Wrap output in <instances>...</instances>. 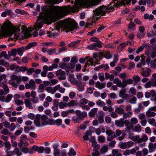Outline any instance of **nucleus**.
<instances>
[{
    "mask_svg": "<svg viewBox=\"0 0 156 156\" xmlns=\"http://www.w3.org/2000/svg\"><path fill=\"white\" fill-rule=\"evenodd\" d=\"M135 26V23L133 22L130 21L128 24V28L132 29Z\"/></svg>",
    "mask_w": 156,
    "mask_h": 156,
    "instance_id": "nucleus-64",
    "label": "nucleus"
},
{
    "mask_svg": "<svg viewBox=\"0 0 156 156\" xmlns=\"http://www.w3.org/2000/svg\"><path fill=\"white\" fill-rule=\"evenodd\" d=\"M134 144V143L132 141H129L126 142H120L119 146L120 148L122 149H125L129 148L132 147Z\"/></svg>",
    "mask_w": 156,
    "mask_h": 156,
    "instance_id": "nucleus-9",
    "label": "nucleus"
},
{
    "mask_svg": "<svg viewBox=\"0 0 156 156\" xmlns=\"http://www.w3.org/2000/svg\"><path fill=\"white\" fill-rule=\"evenodd\" d=\"M58 144H55L53 146L54 149V156H67L66 150L63 149L60 151L58 148Z\"/></svg>",
    "mask_w": 156,
    "mask_h": 156,
    "instance_id": "nucleus-7",
    "label": "nucleus"
},
{
    "mask_svg": "<svg viewBox=\"0 0 156 156\" xmlns=\"http://www.w3.org/2000/svg\"><path fill=\"white\" fill-rule=\"evenodd\" d=\"M148 148L149 151L150 153L154 151L155 149H156V143L154 144L151 142L149 143Z\"/></svg>",
    "mask_w": 156,
    "mask_h": 156,
    "instance_id": "nucleus-23",
    "label": "nucleus"
},
{
    "mask_svg": "<svg viewBox=\"0 0 156 156\" xmlns=\"http://www.w3.org/2000/svg\"><path fill=\"white\" fill-rule=\"evenodd\" d=\"M106 134L108 136L107 137V140L108 141L112 140L115 137V132L110 129H107L106 131Z\"/></svg>",
    "mask_w": 156,
    "mask_h": 156,
    "instance_id": "nucleus-11",
    "label": "nucleus"
},
{
    "mask_svg": "<svg viewBox=\"0 0 156 156\" xmlns=\"http://www.w3.org/2000/svg\"><path fill=\"white\" fill-rule=\"evenodd\" d=\"M78 6L75 5L74 6H63L61 7L58 6L45 5L41 8V12L39 17V20L34 26L36 30L41 28L44 24L43 21H47L50 19L53 22L59 20L60 18L59 14L66 15L70 12L78 11Z\"/></svg>",
    "mask_w": 156,
    "mask_h": 156,
    "instance_id": "nucleus-1",
    "label": "nucleus"
},
{
    "mask_svg": "<svg viewBox=\"0 0 156 156\" xmlns=\"http://www.w3.org/2000/svg\"><path fill=\"white\" fill-rule=\"evenodd\" d=\"M55 74L57 76H58V79L59 80H64L66 78V77L65 76V72L61 69H59L56 71Z\"/></svg>",
    "mask_w": 156,
    "mask_h": 156,
    "instance_id": "nucleus-10",
    "label": "nucleus"
},
{
    "mask_svg": "<svg viewBox=\"0 0 156 156\" xmlns=\"http://www.w3.org/2000/svg\"><path fill=\"white\" fill-rule=\"evenodd\" d=\"M11 80H18L19 79H21L20 76H17L15 75H12L10 76Z\"/></svg>",
    "mask_w": 156,
    "mask_h": 156,
    "instance_id": "nucleus-53",
    "label": "nucleus"
},
{
    "mask_svg": "<svg viewBox=\"0 0 156 156\" xmlns=\"http://www.w3.org/2000/svg\"><path fill=\"white\" fill-rule=\"evenodd\" d=\"M24 104L26 106L30 109H33L34 108L32 105L31 101L28 98L25 99V100Z\"/></svg>",
    "mask_w": 156,
    "mask_h": 156,
    "instance_id": "nucleus-21",
    "label": "nucleus"
},
{
    "mask_svg": "<svg viewBox=\"0 0 156 156\" xmlns=\"http://www.w3.org/2000/svg\"><path fill=\"white\" fill-rule=\"evenodd\" d=\"M100 0H76L75 1L76 4H79L83 3L85 4H89L93 5H96L98 4V1Z\"/></svg>",
    "mask_w": 156,
    "mask_h": 156,
    "instance_id": "nucleus-8",
    "label": "nucleus"
},
{
    "mask_svg": "<svg viewBox=\"0 0 156 156\" xmlns=\"http://www.w3.org/2000/svg\"><path fill=\"white\" fill-rule=\"evenodd\" d=\"M13 97L12 94H8L5 98V102L8 103L11 100Z\"/></svg>",
    "mask_w": 156,
    "mask_h": 156,
    "instance_id": "nucleus-49",
    "label": "nucleus"
},
{
    "mask_svg": "<svg viewBox=\"0 0 156 156\" xmlns=\"http://www.w3.org/2000/svg\"><path fill=\"white\" fill-rule=\"evenodd\" d=\"M156 115L155 112H153L149 109L146 112V115L148 117H153L154 116Z\"/></svg>",
    "mask_w": 156,
    "mask_h": 156,
    "instance_id": "nucleus-30",
    "label": "nucleus"
},
{
    "mask_svg": "<svg viewBox=\"0 0 156 156\" xmlns=\"http://www.w3.org/2000/svg\"><path fill=\"white\" fill-rule=\"evenodd\" d=\"M143 72H141V75L145 77H149L151 75V73L152 72V70L150 68L146 69V70H144V68L142 69Z\"/></svg>",
    "mask_w": 156,
    "mask_h": 156,
    "instance_id": "nucleus-16",
    "label": "nucleus"
},
{
    "mask_svg": "<svg viewBox=\"0 0 156 156\" xmlns=\"http://www.w3.org/2000/svg\"><path fill=\"white\" fill-rule=\"evenodd\" d=\"M98 108H94L92 109L90 112H89V115L90 117H94L97 114L98 112Z\"/></svg>",
    "mask_w": 156,
    "mask_h": 156,
    "instance_id": "nucleus-27",
    "label": "nucleus"
},
{
    "mask_svg": "<svg viewBox=\"0 0 156 156\" xmlns=\"http://www.w3.org/2000/svg\"><path fill=\"white\" fill-rule=\"evenodd\" d=\"M15 103L17 105H22L23 104V101L19 99L15 101Z\"/></svg>",
    "mask_w": 156,
    "mask_h": 156,
    "instance_id": "nucleus-62",
    "label": "nucleus"
},
{
    "mask_svg": "<svg viewBox=\"0 0 156 156\" xmlns=\"http://www.w3.org/2000/svg\"><path fill=\"white\" fill-rule=\"evenodd\" d=\"M108 9L107 8L103 6H101L98 8L96 9L93 11L94 16H103L105 15Z\"/></svg>",
    "mask_w": 156,
    "mask_h": 156,
    "instance_id": "nucleus-6",
    "label": "nucleus"
},
{
    "mask_svg": "<svg viewBox=\"0 0 156 156\" xmlns=\"http://www.w3.org/2000/svg\"><path fill=\"white\" fill-rule=\"evenodd\" d=\"M100 52L99 54L97 53H94L93 54V58H95V60H97L96 62L95 63V64L97 63L99 61L100 59Z\"/></svg>",
    "mask_w": 156,
    "mask_h": 156,
    "instance_id": "nucleus-36",
    "label": "nucleus"
},
{
    "mask_svg": "<svg viewBox=\"0 0 156 156\" xmlns=\"http://www.w3.org/2000/svg\"><path fill=\"white\" fill-rule=\"evenodd\" d=\"M25 86L27 89L34 90L36 87L35 82L33 80L31 79L28 83L26 84Z\"/></svg>",
    "mask_w": 156,
    "mask_h": 156,
    "instance_id": "nucleus-12",
    "label": "nucleus"
},
{
    "mask_svg": "<svg viewBox=\"0 0 156 156\" xmlns=\"http://www.w3.org/2000/svg\"><path fill=\"white\" fill-rule=\"evenodd\" d=\"M21 82V79H19L18 80H10L9 83L14 87H17L18 85Z\"/></svg>",
    "mask_w": 156,
    "mask_h": 156,
    "instance_id": "nucleus-17",
    "label": "nucleus"
},
{
    "mask_svg": "<svg viewBox=\"0 0 156 156\" xmlns=\"http://www.w3.org/2000/svg\"><path fill=\"white\" fill-rule=\"evenodd\" d=\"M4 146L6 148L5 151V152H7V151L11 149V145L9 141H6L4 143Z\"/></svg>",
    "mask_w": 156,
    "mask_h": 156,
    "instance_id": "nucleus-37",
    "label": "nucleus"
},
{
    "mask_svg": "<svg viewBox=\"0 0 156 156\" xmlns=\"http://www.w3.org/2000/svg\"><path fill=\"white\" fill-rule=\"evenodd\" d=\"M71 65H72L71 64V63H69L68 65L66 66V67L65 70L67 72H69V71H71V69H72L74 68L71 67Z\"/></svg>",
    "mask_w": 156,
    "mask_h": 156,
    "instance_id": "nucleus-50",
    "label": "nucleus"
},
{
    "mask_svg": "<svg viewBox=\"0 0 156 156\" xmlns=\"http://www.w3.org/2000/svg\"><path fill=\"white\" fill-rule=\"evenodd\" d=\"M126 90L122 89L120 91L119 94V96L124 99H127L129 97V95L127 94H125Z\"/></svg>",
    "mask_w": 156,
    "mask_h": 156,
    "instance_id": "nucleus-14",
    "label": "nucleus"
},
{
    "mask_svg": "<svg viewBox=\"0 0 156 156\" xmlns=\"http://www.w3.org/2000/svg\"><path fill=\"white\" fill-rule=\"evenodd\" d=\"M75 113L77 116H79L81 120H83L87 116V113L85 111L81 112L80 110H77L76 111Z\"/></svg>",
    "mask_w": 156,
    "mask_h": 156,
    "instance_id": "nucleus-13",
    "label": "nucleus"
},
{
    "mask_svg": "<svg viewBox=\"0 0 156 156\" xmlns=\"http://www.w3.org/2000/svg\"><path fill=\"white\" fill-rule=\"evenodd\" d=\"M37 45L36 42L34 41L28 44L25 47L26 50H28L30 48L34 47Z\"/></svg>",
    "mask_w": 156,
    "mask_h": 156,
    "instance_id": "nucleus-25",
    "label": "nucleus"
},
{
    "mask_svg": "<svg viewBox=\"0 0 156 156\" xmlns=\"http://www.w3.org/2000/svg\"><path fill=\"white\" fill-rule=\"evenodd\" d=\"M62 1V0H47L46 2L48 4L53 5L58 4Z\"/></svg>",
    "mask_w": 156,
    "mask_h": 156,
    "instance_id": "nucleus-31",
    "label": "nucleus"
},
{
    "mask_svg": "<svg viewBox=\"0 0 156 156\" xmlns=\"http://www.w3.org/2000/svg\"><path fill=\"white\" fill-rule=\"evenodd\" d=\"M129 137L132 138L133 140L136 142L138 144H140L143 142H145L148 140V137L145 134L142 135V137H140L138 135L133 136V134L132 133H130L129 134Z\"/></svg>",
    "mask_w": 156,
    "mask_h": 156,
    "instance_id": "nucleus-5",
    "label": "nucleus"
},
{
    "mask_svg": "<svg viewBox=\"0 0 156 156\" xmlns=\"http://www.w3.org/2000/svg\"><path fill=\"white\" fill-rule=\"evenodd\" d=\"M27 74L28 75H30L31 74L34 72V69L31 68L30 69L28 68L27 70Z\"/></svg>",
    "mask_w": 156,
    "mask_h": 156,
    "instance_id": "nucleus-60",
    "label": "nucleus"
},
{
    "mask_svg": "<svg viewBox=\"0 0 156 156\" xmlns=\"http://www.w3.org/2000/svg\"><path fill=\"white\" fill-rule=\"evenodd\" d=\"M76 152L73 148H71L68 153V155L69 156H74L76 155Z\"/></svg>",
    "mask_w": 156,
    "mask_h": 156,
    "instance_id": "nucleus-45",
    "label": "nucleus"
},
{
    "mask_svg": "<svg viewBox=\"0 0 156 156\" xmlns=\"http://www.w3.org/2000/svg\"><path fill=\"white\" fill-rule=\"evenodd\" d=\"M77 61V59L76 57L73 56L71 58L70 63H71V64L72 65L71 67L72 68H74L76 64Z\"/></svg>",
    "mask_w": 156,
    "mask_h": 156,
    "instance_id": "nucleus-28",
    "label": "nucleus"
},
{
    "mask_svg": "<svg viewBox=\"0 0 156 156\" xmlns=\"http://www.w3.org/2000/svg\"><path fill=\"white\" fill-rule=\"evenodd\" d=\"M91 41L96 42V43H93L89 45L87 48L90 50H94L96 51H98V48H101L102 46L103 43L99 39L96 37H92L90 38Z\"/></svg>",
    "mask_w": 156,
    "mask_h": 156,
    "instance_id": "nucleus-4",
    "label": "nucleus"
},
{
    "mask_svg": "<svg viewBox=\"0 0 156 156\" xmlns=\"http://www.w3.org/2000/svg\"><path fill=\"white\" fill-rule=\"evenodd\" d=\"M45 86L43 84H40L39 85L37 92L39 93H41L44 91Z\"/></svg>",
    "mask_w": 156,
    "mask_h": 156,
    "instance_id": "nucleus-39",
    "label": "nucleus"
},
{
    "mask_svg": "<svg viewBox=\"0 0 156 156\" xmlns=\"http://www.w3.org/2000/svg\"><path fill=\"white\" fill-rule=\"evenodd\" d=\"M119 76L120 78L122 79H123L122 82H124V81H125V79L127 77V75L125 73H120L119 75Z\"/></svg>",
    "mask_w": 156,
    "mask_h": 156,
    "instance_id": "nucleus-51",
    "label": "nucleus"
},
{
    "mask_svg": "<svg viewBox=\"0 0 156 156\" xmlns=\"http://www.w3.org/2000/svg\"><path fill=\"white\" fill-rule=\"evenodd\" d=\"M144 17L145 19H149L150 20H152L154 18L153 15H149L147 13L145 14Z\"/></svg>",
    "mask_w": 156,
    "mask_h": 156,
    "instance_id": "nucleus-41",
    "label": "nucleus"
},
{
    "mask_svg": "<svg viewBox=\"0 0 156 156\" xmlns=\"http://www.w3.org/2000/svg\"><path fill=\"white\" fill-rule=\"evenodd\" d=\"M54 105L52 107V109L54 111H56L58 109V101L57 99H55L53 101Z\"/></svg>",
    "mask_w": 156,
    "mask_h": 156,
    "instance_id": "nucleus-24",
    "label": "nucleus"
},
{
    "mask_svg": "<svg viewBox=\"0 0 156 156\" xmlns=\"http://www.w3.org/2000/svg\"><path fill=\"white\" fill-rule=\"evenodd\" d=\"M48 117L45 115H41L40 114H37L34 120V123L37 127L48 125Z\"/></svg>",
    "mask_w": 156,
    "mask_h": 156,
    "instance_id": "nucleus-3",
    "label": "nucleus"
},
{
    "mask_svg": "<svg viewBox=\"0 0 156 156\" xmlns=\"http://www.w3.org/2000/svg\"><path fill=\"white\" fill-rule=\"evenodd\" d=\"M32 149L36 151H37L39 153H42L44 151V148L43 147H39L36 145H34L32 147Z\"/></svg>",
    "mask_w": 156,
    "mask_h": 156,
    "instance_id": "nucleus-19",
    "label": "nucleus"
},
{
    "mask_svg": "<svg viewBox=\"0 0 156 156\" xmlns=\"http://www.w3.org/2000/svg\"><path fill=\"white\" fill-rule=\"evenodd\" d=\"M123 114V119H126L128 117H130L132 115V112H130L126 113H124Z\"/></svg>",
    "mask_w": 156,
    "mask_h": 156,
    "instance_id": "nucleus-42",
    "label": "nucleus"
},
{
    "mask_svg": "<svg viewBox=\"0 0 156 156\" xmlns=\"http://www.w3.org/2000/svg\"><path fill=\"white\" fill-rule=\"evenodd\" d=\"M76 85L78 86L77 89L79 91H82L84 90V85L81 82H79V84Z\"/></svg>",
    "mask_w": 156,
    "mask_h": 156,
    "instance_id": "nucleus-33",
    "label": "nucleus"
},
{
    "mask_svg": "<svg viewBox=\"0 0 156 156\" xmlns=\"http://www.w3.org/2000/svg\"><path fill=\"white\" fill-rule=\"evenodd\" d=\"M100 59H102L103 57H104L107 59H108L112 58V55L109 52L105 51L103 52L102 51L100 52Z\"/></svg>",
    "mask_w": 156,
    "mask_h": 156,
    "instance_id": "nucleus-15",
    "label": "nucleus"
},
{
    "mask_svg": "<svg viewBox=\"0 0 156 156\" xmlns=\"http://www.w3.org/2000/svg\"><path fill=\"white\" fill-rule=\"evenodd\" d=\"M89 102L88 100L85 98H83L80 100V103L81 104L85 105Z\"/></svg>",
    "mask_w": 156,
    "mask_h": 156,
    "instance_id": "nucleus-52",
    "label": "nucleus"
},
{
    "mask_svg": "<svg viewBox=\"0 0 156 156\" xmlns=\"http://www.w3.org/2000/svg\"><path fill=\"white\" fill-rule=\"evenodd\" d=\"M108 150V147L106 145H103L100 150L101 154H105Z\"/></svg>",
    "mask_w": 156,
    "mask_h": 156,
    "instance_id": "nucleus-35",
    "label": "nucleus"
},
{
    "mask_svg": "<svg viewBox=\"0 0 156 156\" xmlns=\"http://www.w3.org/2000/svg\"><path fill=\"white\" fill-rule=\"evenodd\" d=\"M1 82L2 83V85H3V88L4 93V95L6 94L9 93V89L7 85L3 84V82H2V81H1Z\"/></svg>",
    "mask_w": 156,
    "mask_h": 156,
    "instance_id": "nucleus-34",
    "label": "nucleus"
},
{
    "mask_svg": "<svg viewBox=\"0 0 156 156\" xmlns=\"http://www.w3.org/2000/svg\"><path fill=\"white\" fill-rule=\"evenodd\" d=\"M132 130L137 132H140L141 130V127L139 124H137L133 128Z\"/></svg>",
    "mask_w": 156,
    "mask_h": 156,
    "instance_id": "nucleus-32",
    "label": "nucleus"
},
{
    "mask_svg": "<svg viewBox=\"0 0 156 156\" xmlns=\"http://www.w3.org/2000/svg\"><path fill=\"white\" fill-rule=\"evenodd\" d=\"M72 120L74 122L76 123L80 122L81 121L78 116H74L72 117Z\"/></svg>",
    "mask_w": 156,
    "mask_h": 156,
    "instance_id": "nucleus-43",
    "label": "nucleus"
},
{
    "mask_svg": "<svg viewBox=\"0 0 156 156\" xmlns=\"http://www.w3.org/2000/svg\"><path fill=\"white\" fill-rule=\"evenodd\" d=\"M95 87L99 89H101L105 87V84L104 83H101L99 81H98L95 83Z\"/></svg>",
    "mask_w": 156,
    "mask_h": 156,
    "instance_id": "nucleus-26",
    "label": "nucleus"
},
{
    "mask_svg": "<svg viewBox=\"0 0 156 156\" xmlns=\"http://www.w3.org/2000/svg\"><path fill=\"white\" fill-rule=\"evenodd\" d=\"M1 133L2 134L5 135L11 134V133H9L8 130L6 129H5L2 130L1 131Z\"/></svg>",
    "mask_w": 156,
    "mask_h": 156,
    "instance_id": "nucleus-61",
    "label": "nucleus"
},
{
    "mask_svg": "<svg viewBox=\"0 0 156 156\" xmlns=\"http://www.w3.org/2000/svg\"><path fill=\"white\" fill-rule=\"evenodd\" d=\"M56 49L55 48L51 49L49 50H48L47 52L48 54L51 55L52 54L55 53Z\"/></svg>",
    "mask_w": 156,
    "mask_h": 156,
    "instance_id": "nucleus-63",
    "label": "nucleus"
},
{
    "mask_svg": "<svg viewBox=\"0 0 156 156\" xmlns=\"http://www.w3.org/2000/svg\"><path fill=\"white\" fill-rule=\"evenodd\" d=\"M46 90L48 93H51L52 94H54L53 88L51 87H46Z\"/></svg>",
    "mask_w": 156,
    "mask_h": 156,
    "instance_id": "nucleus-58",
    "label": "nucleus"
},
{
    "mask_svg": "<svg viewBox=\"0 0 156 156\" xmlns=\"http://www.w3.org/2000/svg\"><path fill=\"white\" fill-rule=\"evenodd\" d=\"M98 120L100 123H102L104 121V117L105 115L104 112L102 111H99Z\"/></svg>",
    "mask_w": 156,
    "mask_h": 156,
    "instance_id": "nucleus-20",
    "label": "nucleus"
},
{
    "mask_svg": "<svg viewBox=\"0 0 156 156\" xmlns=\"http://www.w3.org/2000/svg\"><path fill=\"white\" fill-rule=\"evenodd\" d=\"M112 153L113 156H122V154L119 152L118 150L116 149L113 150L112 151Z\"/></svg>",
    "mask_w": 156,
    "mask_h": 156,
    "instance_id": "nucleus-40",
    "label": "nucleus"
},
{
    "mask_svg": "<svg viewBox=\"0 0 156 156\" xmlns=\"http://www.w3.org/2000/svg\"><path fill=\"white\" fill-rule=\"evenodd\" d=\"M115 111L118 114H123L124 112V110L121 108L118 107L115 109Z\"/></svg>",
    "mask_w": 156,
    "mask_h": 156,
    "instance_id": "nucleus-48",
    "label": "nucleus"
},
{
    "mask_svg": "<svg viewBox=\"0 0 156 156\" xmlns=\"http://www.w3.org/2000/svg\"><path fill=\"white\" fill-rule=\"evenodd\" d=\"M136 99V98L134 96L129 100V102L132 104H135Z\"/></svg>",
    "mask_w": 156,
    "mask_h": 156,
    "instance_id": "nucleus-59",
    "label": "nucleus"
},
{
    "mask_svg": "<svg viewBox=\"0 0 156 156\" xmlns=\"http://www.w3.org/2000/svg\"><path fill=\"white\" fill-rule=\"evenodd\" d=\"M14 153L16 154L18 156H20L22 154L20 151L17 148H15L13 150Z\"/></svg>",
    "mask_w": 156,
    "mask_h": 156,
    "instance_id": "nucleus-46",
    "label": "nucleus"
},
{
    "mask_svg": "<svg viewBox=\"0 0 156 156\" xmlns=\"http://www.w3.org/2000/svg\"><path fill=\"white\" fill-rule=\"evenodd\" d=\"M68 79L69 80L72 84L75 85H78L79 83V82L76 80V79L74 78V74H70L69 76Z\"/></svg>",
    "mask_w": 156,
    "mask_h": 156,
    "instance_id": "nucleus-18",
    "label": "nucleus"
},
{
    "mask_svg": "<svg viewBox=\"0 0 156 156\" xmlns=\"http://www.w3.org/2000/svg\"><path fill=\"white\" fill-rule=\"evenodd\" d=\"M133 83V80L131 79H129L127 80H125L123 82V85H125V87L127 84H131Z\"/></svg>",
    "mask_w": 156,
    "mask_h": 156,
    "instance_id": "nucleus-47",
    "label": "nucleus"
},
{
    "mask_svg": "<svg viewBox=\"0 0 156 156\" xmlns=\"http://www.w3.org/2000/svg\"><path fill=\"white\" fill-rule=\"evenodd\" d=\"M105 138L103 136H99L98 138V141L100 143H103L105 142Z\"/></svg>",
    "mask_w": 156,
    "mask_h": 156,
    "instance_id": "nucleus-54",
    "label": "nucleus"
},
{
    "mask_svg": "<svg viewBox=\"0 0 156 156\" xmlns=\"http://www.w3.org/2000/svg\"><path fill=\"white\" fill-rule=\"evenodd\" d=\"M0 65L4 66L6 67H8L9 66V63L6 62L4 59H3L0 60Z\"/></svg>",
    "mask_w": 156,
    "mask_h": 156,
    "instance_id": "nucleus-38",
    "label": "nucleus"
},
{
    "mask_svg": "<svg viewBox=\"0 0 156 156\" xmlns=\"http://www.w3.org/2000/svg\"><path fill=\"white\" fill-rule=\"evenodd\" d=\"M115 123L117 126L119 127H122L124 125L123 119L115 121Z\"/></svg>",
    "mask_w": 156,
    "mask_h": 156,
    "instance_id": "nucleus-29",
    "label": "nucleus"
},
{
    "mask_svg": "<svg viewBox=\"0 0 156 156\" xmlns=\"http://www.w3.org/2000/svg\"><path fill=\"white\" fill-rule=\"evenodd\" d=\"M62 120L60 119H58L55 120V125L59 126L62 124Z\"/></svg>",
    "mask_w": 156,
    "mask_h": 156,
    "instance_id": "nucleus-56",
    "label": "nucleus"
},
{
    "mask_svg": "<svg viewBox=\"0 0 156 156\" xmlns=\"http://www.w3.org/2000/svg\"><path fill=\"white\" fill-rule=\"evenodd\" d=\"M113 83L117 84V86L119 87H122L124 88L125 87V85H123V83L121 82V81L118 78H115L113 80Z\"/></svg>",
    "mask_w": 156,
    "mask_h": 156,
    "instance_id": "nucleus-22",
    "label": "nucleus"
},
{
    "mask_svg": "<svg viewBox=\"0 0 156 156\" xmlns=\"http://www.w3.org/2000/svg\"><path fill=\"white\" fill-rule=\"evenodd\" d=\"M138 120L137 119L135 118H132L130 119V122L132 124L135 125L137 123Z\"/></svg>",
    "mask_w": 156,
    "mask_h": 156,
    "instance_id": "nucleus-55",
    "label": "nucleus"
},
{
    "mask_svg": "<svg viewBox=\"0 0 156 156\" xmlns=\"http://www.w3.org/2000/svg\"><path fill=\"white\" fill-rule=\"evenodd\" d=\"M78 24L74 20L70 18L66 19L64 22L60 21L57 23V26L58 28H62L67 33L76 29Z\"/></svg>",
    "mask_w": 156,
    "mask_h": 156,
    "instance_id": "nucleus-2",
    "label": "nucleus"
},
{
    "mask_svg": "<svg viewBox=\"0 0 156 156\" xmlns=\"http://www.w3.org/2000/svg\"><path fill=\"white\" fill-rule=\"evenodd\" d=\"M98 77L99 80L101 81H103L105 80L104 74L103 73H100L98 74Z\"/></svg>",
    "mask_w": 156,
    "mask_h": 156,
    "instance_id": "nucleus-57",
    "label": "nucleus"
},
{
    "mask_svg": "<svg viewBox=\"0 0 156 156\" xmlns=\"http://www.w3.org/2000/svg\"><path fill=\"white\" fill-rule=\"evenodd\" d=\"M25 48L23 47L22 48H18L17 49V53L20 55H22L23 53V51L25 50Z\"/></svg>",
    "mask_w": 156,
    "mask_h": 156,
    "instance_id": "nucleus-44",
    "label": "nucleus"
}]
</instances>
